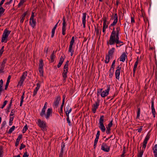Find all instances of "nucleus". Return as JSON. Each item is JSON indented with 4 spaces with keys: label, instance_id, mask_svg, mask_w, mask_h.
<instances>
[{
    "label": "nucleus",
    "instance_id": "obj_55",
    "mask_svg": "<svg viewBox=\"0 0 157 157\" xmlns=\"http://www.w3.org/2000/svg\"><path fill=\"white\" fill-rule=\"evenodd\" d=\"M67 122L68 123L69 125H71V122L69 120V117L68 116H67Z\"/></svg>",
    "mask_w": 157,
    "mask_h": 157
},
{
    "label": "nucleus",
    "instance_id": "obj_12",
    "mask_svg": "<svg viewBox=\"0 0 157 157\" xmlns=\"http://www.w3.org/2000/svg\"><path fill=\"white\" fill-rule=\"evenodd\" d=\"M38 126L41 128H44L45 127V124L43 121H41L40 119L38 120Z\"/></svg>",
    "mask_w": 157,
    "mask_h": 157
},
{
    "label": "nucleus",
    "instance_id": "obj_52",
    "mask_svg": "<svg viewBox=\"0 0 157 157\" xmlns=\"http://www.w3.org/2000/svg\"><path fill=\"white\" fill-rule=\"evenodd\" d=\"M107 130L106 131V132L107 134H109L111 130V128L108 127H106Z\"/></svg>",
    "mask_w": 157,
    "mask_h": 157
},
{
    "label": "nucleus",
    "instance_id": "obj_49",
    "mask_svg": "<svg viewBox=\"0 0 157 157\" xmlns=\"http://www.w3.org/2000/svg\"><path fill=\"white\" fill-rule=\"evenodd\" d=\"M140 108H138L136 118H138L140 116Z\"/></svg>",
    "mask_w": 157,
    "mask_h": 157
},
{
    "label": "nucleus",
    "instance_id": "obj_42",
    "mask_svg": "<svg viewBox=\"0 0 157 157\" xmlns=\"http://www.w3.org/2000/svg\"><path fill=\"white\" fill-rule=\"evenodd\" d=\"M116 61L115 60H114L113 61L112 63V64L111 67L110 69H113V70H114V67H115V63Z\"/></svg>",
    "mask_w": 157,
    "mask_h": 157
},
{
    "label": "nucleus",
    "instance_id": "obj_17",
    "mask_svg": "<svg viewBox=\"0 0 157 157\" xmlns=\"http://www.w3.org/2000/svg\"><path fill=\"white\" fill-rule=\"evenodd\" d=\"M71 111V108L69 105H67L65 109L67 116H69V113Z\"/></svg>",
    "mask_w": 157,
    "mask_h": 157
},
{
    "label": "nucleus",
    "instance_id": "obj_22",
    "mask_svg": "<svg viewBox=\"0 0 157 157\" xmlns=\"http://www.w3.org/2000/svg\"><path fill=\"white\" fill-rule=\"evenodd\" d=\"M138 63V57L137 58V59L135 62V64L134 65V68L133 69V75H135V71H136V69L137 68V66Z\"/></svg>",
    "mask_w": 157,
    "mask_h": 157
},
{
    "label": "nucleus",
    "instance_id": "obj_45",
    "mask_svg": "<svg viewBox=\"0 0 157 157\" xmlns=\"http://www.w3.org/2000/svg\"><path fill=\"white\" fill-rule=\"evenodd\" d=\"M7 60V59L6 58H5L1 63L0 64L5 66V64L6 63Z\"/></svg>",
    "mask_w": 157,
    "mask_h": 157
},
{
    "label": "nucleus",
    "instance_id": "obj_33",
    "mask_svg": "<svg viewBox=\"0 0 157 157\" xmlns=\"http://www.w3.org/2000/svg\"><path fill=\"white\" fill-rule=\"evenodd\" d=\"M114 70H113V69H110L109 71V77L110 78H111L112 77L113 73H114Z\"/></svg>",
    "mask_w": 157,
    "mask_h": 157
},
{
    "label": "nucleus",
    "instance_id": "obj_54",
    "mask_svg": "<svg viewBox=\"0 0 157 157\" xmlns=\"http://www.w3.org/2000/svg\"><path fill=\"white\" fill-rule=\"evenodd\" d=\"M15 112V110L14 109L12 110L10 116H14V113Z\"/></svg>",
    "mask_w": 157,
    "mask_h": 157
},
{
    "label": "nucleus",
    "instance_id": "obj_44",
    "mask_svg": "<svg viewBox=\"0 0 157 157\" xmlns=\"http://www.w3.org/2000/svg\"><path fill=\"white\" fill-rule=\"evenodd\" d=\"M45 110L42 109V111L40 113V115L41 117H43L45 114Z\"/></svg>",
    "mask_w": 157,
    "mask_h": 157
},
{
    "label": "nucleus",
    "instance_id": "obj_26",
    "mask_svg": "<svg viewBox=\"0 0 157 157\" xmlns=\"http://www.w3.org/2000/svg\"><path fill=\"white\" fill-rule=\"evenodd\" d=\"M59 22V21H58L57 23L55 25L54 27H53V29H52V35H51V37H53L55 32V30L56 28V27L57 26V25H58V24Z\"/></svg>",
    "mask_w": 157,
    "mask_h": 157
},
{
    "label": "nucleus",
    "instance_id": "obj_38",
    "mask_svg": "<svg viewBox=\"0 0 157 157\" xmlns=\"http://www.w3.org/2000/svg\"><path fill=\"white\" fill-rule=\"evenodd\" d=\"M102 90L103 89L102 88L99 89L97 90V96H99L100 95H101V94Z\"/></svg>",
    "mask_w": 157,
    "mask_h": 157
},
{
    "label": "nucleus",
    "instance_id": "obj_51",
    "mask_svg": "<svg viewBox=\"0 0 157 157\" xmlns=\"http://www.w3.org/2000/svg\"><path fill=\"white\" fill-rule=\"evenodd\" d=\"M7 102H8V101H6V100L4 101L2 106L1 107V108L2 109H3L4 108V107L6 105V104Z\"/></svg>",
    "mask_w": 157,
    "mask_h": 157
},
{
    "label": "nucleus",
    "instance_id": "obj_21",
    "mask_svg": "<svg viewBox=\"0 0 157 157\" xmlns=\"http://www.w3.org/2000/svg\"><path fill=\"white\" fill-rule=\"evenodd\" d=\"M30 24L33 28H34L35 27L36 25V20H34V19H30Z\"/></svg>",
    "mask_w": 157,
    "mask_h": 157
},
{
    "label": "nucleus",
    "instance_id": "obj_10",
    "mask_svg": "<svg viewBox=\"0 0 157 157\" xmlns=\"http://www.w3.org/2000/svg\"><path fill=\"white\" fill-rule=\"evenodd\" d=\"M59 97L57 96L55 98V100L53 102V106L54 108H58V105L59 104Z\"/></svg>",
    "mask_w": 157,
    "mask_h": 157
},
{
    "label": "nucleus",
    "instance_id": "obj_29",
    "mask_svg": "<svg viewBox=\"0 0 157 157\" xmlns=\"http://www.w3.org/2000/svg\"><path fill=\"white\" fill-rule=\"evenodd\" d=\"M3 85V81L2 79H1L0 80V95L1 94L2 92L4 90L2 89Z\"/></svg>",
    "mask_w": 157,
    "mask_h": 157
},
{
    "label": "nucleus",
    "instance_id": "obj_6",
    "mask_svg": "<svg viewBox=\"0 0 157 157\" xmlns=\"http://www.w3.org/2000/svg\"><path fill=\"white\" fill-rule=\"evenodd\" d=\"M44 65L43 61L42 59H41L40 60L39 63V71L41 74L40 75L43 76V68Z\"/></svg>",
    "mask_w": 157,
    "mask_h": 157
},
{
    "label": "nucleus",
    "instance_id": "obj_61",
    "mask_svg": "<svg viewBox=\"0 0 157 157\" xmlns=\"http://www.w3.org/2000/svg\"><path fill=\"white\" fill-rule=\"evenodd\" d=\"M9 83L10 82H6L5 88V90H6L7 89Z\"/></svg>",
    "mask_w": 157,
    "mask_h": 157
},
{
    "label": "nucleus",
    "instance_id": "obj_36",
    "mask_svg": "<svg viewBox=\"0 0 157 157\" xmlns=\"http://www.w3.org/2000/svg\"><path fill=\"white\" fill-rule=\"evenodd\" d=\"M26 0H21L18 4V7H20L22 5L23 3L26 1Z\"/></svg>",
    "mask_w": 157,
    "mask_h": 157
},
{
    "label": "nucleus",
    "instance_id": "obj_25",
    "mask_svg": "<svg viewBox=\"0 0 157 157\" xmlns=\"http://www.w3.org/2000/svg\"><path fill=\"white\" fill-rule=\"evenodd\" d=\"M26 14H27L26 12H25L23 14H22V15L20 17V19H21L20 22L21 23H22L24 21L25 18V16L26 15Z\"/></svg>",
    "mask_w": 157,
    "mask_h": 157
},
{
    "label": "nucleus",
    "instance_id": "obj_5",
    "mask_svg": "<svg viewBox=\"0 0 157 157\" xmlns=\"http://www.w3.org/2000/svg\"><path fill=\"white\" fill-rule=\"evenodd\" d=\"M69 61H67L64 65L62 76L64 79H65L67 77V74L68 71V65Z\"/></svg>",
    "mask_w": 157,
    "mask_h": 157
},
{
    "label": "nucleus",
    "instance_id": "obj_56",
    "mask_svg": "<svg viewBox=\"0 0 157 157\" xmlns=\"http://www.w3.org/2000/svg\"><path fill=\"white\" fill-rule=\"evenodd\" d=\"M142 128H143V126H140V128L137 129L136 130L138 131V132L140 133L142 131Z\"/></svg>",
    "mask_w": 157,
    "mask_h": 157
},
{
    "label": "nucleus",
    "instance_id": "obj_46",
    "mask_svg": "<svg viewBox=\"0 0 157 157\" xmlns=\"http://www.w3.org/2000/svg\"><path fill=\"white\" fill-rule=\"evenodd\" d=\"M24 82V81L23 80H21L19 81L18 82V84L17 86H21Z\"/></svg>",
    "mask_w": 157,
    "mask_h": 157
},
{
    "label": "nucleus",
    "instance_id": "obj_8",
    "mask_svg": "<svg viewBox=\"0 0 157 157\" xmlns=\"http://www.w3.org/2000/svg\"><path fill=\"white\" fill-rule=\"evenodd\" d=\"M101 149L104 151L108 152L110 149V147L105 143H103L101 146Z\"/></svg>",
    "mask_w": 157,
    "mask_h": 157
},
{
    "label": "nucleus",
    "instance_id": "obj_4",
    "mask_svg": "<svg viewBox=\"0 0 157 157\" xmlns=\"http://www.w3.org/2000/svg\"><path fill=\"white\" fill-rule=\"evenodd\" d=\"M11 32L10 31L6 29L4 31L3 33L2 37L1 42L6 43L7 41V38Z\"/></svg>",
    "mask_w": 157,
    "mask_h": 157
},
{
    "label": "nucleus",
    "instance_id": "obj_32",
    "mask_svg": "<svg viewBox=\"0 0 157 157\" xmlns=\"http://www.w3.org/2000/svg\"><path fill=\"white\" fill-rule=\"evenodd\" d=\"M65 58V56H62L61 57L59 60V67L61 65L62 63H63Z\"/></svg>",
    "mask_w": 157,
    "mask_h": 157
},
{
    "label": "nucleus",
    "instance_id": "obj_24",
    "mask_svg": "<svg viewBox=\"0 0 157 157\" xmlns=\"http://www.w3.org/2000/svg\"><path fill=\"white\" fill-rule=\"evenodd\" d=\"M153 152L154 154L155 157H157V144H156L155 145L153 148Z\"/></svg>",
    "mask_w": 157,
    "mask_h": 157
},
{
    "label": "nucleus",
    "instance_id": "obj_19",
    "mask_svg": "<svg viewBox=\"0 0 157 157\" xmlns=\"http://www.w3.org/2000/svg\"><path fill=\"white\" fill-rule=\"evenodd\" d=\"M40 83H38L36 84V87L35 89L34 90V92H33V96L34 97L35 96L36 94L37 93V92L39 89L40 88Z\"/></svg>",
    "mask_w": 157,
    "mask_h": 157
},
{
    "label": "nucleus",
    "instance_id": "obj_60",
    "mask_svg": "<svg viewBox=\"0 0 157 157\" xmlns=\"http://www.w3.org/2000/svg\"><path fill=\"white\" fill-rule=\"evenodd\" d=\"M3 151L2 148H0V157H2Z\"/></svg>",
    "mask_w": 157,
    "mask_h": 157
},
{
    "label": "nucleus",
    "instance_id": "obj_37",
    "mask_svg": "<svg viewBox=\"0 0 157 157\" xmlns=\"http://www.w3.org/2000/svg\"><path fill=\"white\" fill-rule=\"evenodd\" d=\"M109 55H107L106 56L105 63H109Z\"/></svg>",
    "mask_w": 157,
    "mask_h": 157
},
{
    "label": "nucleus",
    "instance_id": "obj_62",
    "mask_svg": "<svg viewBox=\"0 0 157 157\" xmlns=\"http://www.w3.org/2000/svg\"><path fill=\"white\" fill-rule=\"evenodd\" d=\"M27 152L26 151L25 153H24L23 155V156L22 157H28L29 155L27 154Z\"/></svg>",
    "mask_w": 157,
    "mask_h": 157
},
{
    "label": "nucleus",
    "instance_id": "obj_50",
    "mask_svg": "<svg viewBox=\"0 0 157 157\" xmlns=\"http://www.w3.org/2000/svg\"><path fill=\"white\" fill-rule=\"evenodd\" d=\"M96 35L98 36H100L101 33V31H100L98 29H96Z\"/></svg>",
    "mask_w": 157,
    "mask_h": 157
},
{
    "label": "nucleus",
    "instance_id": "obj_11",
    "mask_svg": "<svg viewBox=\"0 0 157 157\" xmlns=\"http://www.w3.org/2000/svg\"><path fill=\"white\" fill-rule=\"evenodd\" d=\"M106 19L105 18L103 19V31L102 32L104 33V34L105 33L106 29L108 28V26L106 24Z\"/></svg>",
    "mask_w": 157,
    "mask_h": 157
},
{
    "label": "nucleus",
    "instance_id": "obj_18",
    "mask_svg": "<svg viewBox=\"0 0 157 157\" xmlns=\"http://www.w3.org/2000/svg\"><path fill=\"white\" fill-rule=\"evenodd\" d=\"M52 109L51 108H48L47 112L46 114L45 115V117L47 119L49 118L50 114L52 113Z\"/></svg>",
    "mask_w": 157,
    "mask_h": 157
},
{
    "label": "nucleus",
    "instance_id": "obj_3",
    "mask_svg": "<svg viewBox=\"0 0 157 157\" xmlns=\"http://www.w3.org/2000/svg\"><path fill=\"white\" fill-rule=\"evenodd\" d=\"M104 117L103 115L100 116L99 119V127L101 131L104 132L105 130V128L104 126Z\"/></svg>",
    "mask_w": 157,
    "mask_h": 157
},
{
    "label": "nucleus",
    "instance_id": "obj_2",
    "mask_svg": "<svg viewBox=\"0 0 157 157\" xmlns=\"http://www.w3.org/2000/svg\"><path fill=\"white\" fill-rule=\"evenodd\" d=\"M150 136V134L149 132L148 133L146 136L145 137V139L143 142V145L142 147V150L140 151L138 153L137 157H142L144 151L146 148V145L147 141L149 140Z\"/></svg>",
    "mask_w": 157,
    "mask_h": 157
},
{
    "label": "nucleus",
    "instance_id": "obj_7",
    "mask_svg": "<svg viewBox=\"0 0 157 157\" xmlns=\"http://www.w3.org/2000/svg\"><path fill=\"white\" fill-rule=\"evenodd\" d=\"M110 90L109 86H107V89L105 90L101 91V96L102 98H104L107 96L109 94V92Z\"/></svg>",
    "mask_w": 157,
    "mask_h": 157
},
{
    "label": "nucleus",
    "instance_id": "obj_35",
    "mask_svg": "<svg viewBox=\"0 0 157 157\" xmlns=\"http://www.w3.org/2000/svg\"><path fill=\"white\" fill-rule=\"evenodd\" d=\"M15 127L14 126H13L9 130L8 133L9 134H11L13 131L15 129Z\"/></svg>",
    "mask_w": 157,
    "mask_h": 157
},
{
    "label": "nucleus",
    "instance_id": "obj_59",
    "mask_svg": "<svg viewBox=\"0 0 157 157\" xmlns=\"http://www.w3.org/2000/svg\"><path fill=\"white\" fill-rule=\"evenodd\" d=\"M100 131H98L96 135V138H99V136H100Z\"/></svg>",
    "mask_w": 157,
    "mask_h": 157
},
{
    "label": "nucleus",
    "instance_id": "obj_64",
    "mask_svg": "<svg viewBox=\"0 0 157 157\" xmlns=\"http://www.w3.org/2000/svg\"><path fill=\"white\" fill-rule=\"evenodd\" d=\"M48 47L45 48L44 49V52H45L46 54H47L48 52Z\"/></svg>",
    "mask_w": 157,
    "mask_h": 157
},
{
    "label": "nucleus",
    "instance_id": "obj_23",
    "mask_svg": "<svg viewBox=\"0 0 157 157\" xmlns=\"http://www.w3.org/2000/svg\"><path fill=\"white\" fill-rule=\"evenodd\" d=\"M65 143H62L61 145V150L60 151V155H59V157H62L63 153V148L65 147Z\"/></svg>",
    "mask_w": 157,
    "mask_h": 157
},
{
    "label": "nucleus",
    "instance_id": "obj_20",
    "mask_svg": "<svg viewBox=\"0 0 157 157\" xmlns=\"http://www.w3.org/2000/svg\"><path fill=\"white\" fill-rule=\"evenodd\" d=\"M126 57H127V56H126L125 53H123L119 58L120 61L123 62H124L125 61Z\"/></svg>",
    "mask_w": 157,
    "mask_h": 157
},
{
    "label": "nucleus",
    "instance_id": "obj_47",
    "mask_svg": "<svg viewBox=\"0 0 157 157\" xmlns=\"http://www.w3.org/2000/svg\"><path fill=\"white\" fill-rule=\"evenodd\" d=\"M4 47L3 46L0 50V57H1L4 52Z\"/></svg>",
    "mask_w": 157,
    "mask_h": 157
},
{
    "label": "nucleus",
    "instance_id": "obj_57",
    "mask_svg": "<svg viewBox=\"0 0 157 157\" xmlns=\"http://www.w3.org/2000/svg\"><path fill=\"white\" fill-rule=\"evenodd\" d=\"M113 125L112 121H111L108 124V127L111 128Z\"/></svg>",
    "mask_w": 157,
    "mask_h": 157
},
{
    "label": "nucleus",
    "instance_id": "obj_27",
    "mask_svg": "<svg viewBox=\"0 0 157 157\" xmlns=\"http://www.w3.org/2000/svg\"><path fill=\"white\" fill-rule=\"evenodd\" d=\"M27 73L26 71H25L23 73L22 76L21 77L20 79L22 80H25L26 78V77L27 76Z\"/></svg>",
    "mask_w": 157,
    "mask_h": 157
},
{
    "label": "nucleus",
    "instance_id": "obj_34",
    "mask_svg": "<svg viewBox=\"0 0 157 157\" xmlns=\"http://www.w3.org/2000/svg\"><path fill=\"white\" fill-rule=\"evenodd\" d=\"M55 57V56L54 55V52H53L50 58L51 62H52L54 61V58Z\"/></svg>",
    "mask_w": 157,
    "mask_h": 157
},
{
    "label": "nucleus",
    "instance_id": "obj_16",
    "mask_svg": "<svg viewBox=\"0 0 157 157\" xmlns=\"http://www.w3.org/2000/svg\"><path fill=\"white\" fill-rule=\"evenodd\" d=\"M86 13H82V23L83 25V27L84 28L85 27V24L86 23Z\"/></svg>",
    "mask_w": 157,
    "mask_h": 157
},
{
    "label": "nucleus",
    "instance_id": "obj_14",
    "mask_svg": "<svg viewBox=\"0 0 157 157\" xmlns=\"http://www.w3.org/2000/svg\"><path fill=\"white\" fill-rule=\"evenodd\" d=\"M113 19H114V21L113 23L110 25V27L115 25L117 23L118 21V16L117 13L115 14L113 17Z\"/></svg>",
    "mask_w": 157,
    "mask_h": 157
},
{
    "label": "nucleus",
    "instance_id": "obj_48",
    "mask_svg": "<svg viewBox=\"0 0 157 157\" xmlns=\"http://www.w3.org/2000/svg\"><path fill=\"white\" fill-rule=\"evenodd\" d=\"M65 97H64V96H63L62 103V105L61 106V110H62L63 107V105L64 104V101H65Z\"/></svg>",
    "mask_w": 157,
    "mask_h": 157
},
{
    "label": "nucleus",
    "instance_id": "obj_43",
    "mask_svg": "<svg viewBox=\"0 0 157 157\" xmlns=\"http://www.w3.org/2000/svg\"><path fill=\"white\" fill-rule=\"evenodd\" d=\"M28 129V126L27 124H26L25 126L24 127L22 130V132L23 133H24Z\"/></svg>",
    "mask_w": 157,
    "mask_h": 157
},
{
    "label": "nucleus",
    "instance_id": "obj_15",
    "mask_svg": "<svg viewBox=\"0 0 157 157\" xmlns=\"http://www.w3.org/2000/svg\"><path fill=\"white\" fill-rule=\"evenodd\" d=\"M99 105V102H96L94 104L92 108V111L94 113H96V110L98 109Z\"/></svg>",
    "mask_w": 157,
    "mask_h": 157
},
{
    "label": "nucleus",
    "instance_id": "obj_9",
    "mask_svg": "<svg viewBox=\"0 0 157 157\" xmlns=\"http://www.w3.org/2000/svg\"><path fill=\"white\" fill-rule=\"evenodd\" d=\"M67 24L65 22V17H63V19L62 27V33L63 35L65 34V31L66 30V28Z\"/></svg>",
    "mask_w": 157,
    "mask_h": 157
},
{
    "label": "nucleus",
    "instance_id": "obj_58",
    "mask_svg": "<svg viewBox=\"0 0 157 157\" xmlns=\"http://www.w3.org/2000/svg\"><path fill=\"white\" fill-rule=\"evenodd\" d=\"M6 121H3L2 123V124L1 128L4 127L5 125L6 124Z\"/></svg>",
    "mask_w": 157,
    "mask_h": 157
},
{
    "label": "nucleus",
    "instance_id": "obj_63",
    "mask_svg": "<svg viewBox=\"0 0 157 157\" xmlns=\"http://www.w3.org/2000/svg\"><path fill=\"white\" fill-rule=\"evenodd\" d=\"M11 78V76L10 75H9V76H8L6 82H10V80Z\"/></svg>",
    "mask_w": 157,
    "mask_h": 157
},
{
    "label": "nucleus",
    "instance_id": "obj_41",
    "mask_svg": "<svg viewBox=\"0 0 157 157\" xmlns=\"http://www.w3.org/2000/svg\"><path fill=\"white\" fill-rule=\"evenodd\" d=\"M5 10V9H3L1 6H0V15H1V16L4 12Z\"/></svg>",
    "mask_w": 157,
    "mask_h": 157
},
{
    "label": "nucleus",
    "instance_id": "obj_28",
    "mask_svg": "<svg viewBox=\"0 0 157 157\" xmlns=\"http://www.w3.org/2000/svg\"><path fill=\"white\" fill-rule=\"evenodd\" d=\"M120 75V71L119 70H117L116 71L115 73V75L116 76V78L119 79V76Z\"/></svg>",
    "mask_w": 157,
    "mask_h": 157
},
{
    "label": "nucleus",
    "instance_id": "obj_31",
    "mask_svg": "<svg viewBox=\"0 0 157 157\" xmlns=\"http://www.w3.org/2000/svg\"><path fill=\"white\" fill-rule=\"evenodd\" d=\"M68 51L71 53V56H72L74 53V50L73 49L72 46H69Z\"/></svg>",
    "mask_w": 157,
    "mask_h": 157
},
{
    "label": "nucleus",
    "instance_id": "obj_1",
    "mask_svg": "<svg viewBox=\"0 0 157 157\" xmlns=\"http://www.w3.org/2000/svg\"><path fill=\"white\" fill-rule=\"evenodd\" d=\"M120 28L117 27L116 29L113 28V30L111 33L109 40L107 41V45H112L115 44H123V42L120 40L119 34Z\"/></svg>",
    "mask_w": 157,
    "mask_h": 157
},
{
    "label": "nucleus",
    "instance_id": "obj_13",
    "mask_svg": "<svg viewBox=\"0 0 157 157\" xmlns=\"http://www.w3.org/2000/svg\"><path fill=\"white\" fill-rule=\"evenodd\" d=\"M151 112L153 114L154 117H155V114L156 112L154 107V102L153 100L152 99L151 101Z\"/></svg>",
    "mask_w": 157,
    "mask_h": 157
},
{
    "label": "nucleus",
    "instance_id": "obj_53",
    "mask_svg": "<svg viewBox=\"0 0 157 157\" xmlns=\"http://www.w3.org/2000/svg\"><path fill=\"white\" fill-rule=\"evenodd\" d=\"M25 147V145L23 143L21 144V146L20 147L19 149L20 150H22L23 148H24Z\"/></svg>",
    "mask_w": 157,
    "mask_h": 157
},
{
    "label": "nucleus",
    "instance_id": "obj_39",
    "mask_svg": "<svg viewBox=\"0 0 157 157\" xmlns=\"http://www.w3.org/2000/svg\"><path fill=\"white\" fill-rule=\"evenodd\" d=\"M5 66L2 65H0V73H4V71H3L4 69Z\"/></svg>",
    "mask_w": 157,
    "mask_h": 157
},
{
    "label": "nucleus",
    "instance_id": "obj_40",
    "mask_svg": "<svg viewBox=\"0 0 157 157\" xmlns=\"http://www.w3.org/2000/svg\"><path fill=\"white\" fill-rule=\"evenodd\" d=\"M75 41V38L74 36H73L70 42V44L69 46H73V45Z\"/></svg>",
    "mask_w": 157,
    "mask_h": 157
},
{
    "label": "nucleus",
    "instance_id": "obj_30",
    "mask_svg": "<svg viewBox=\"0 0 157 157\" xmlns=\"http://www.w3.org/2000/svg\"><path fill=\"white\" fill-rule=\"evenodd\" d=\"M115 50L114 48H112L109 52V56H111L114 52Z\"/></svg>",
    "mask_w": 157,
    "mask_h": 157
}]
</instances>
